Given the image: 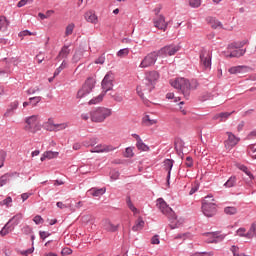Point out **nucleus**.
I'll use <instances>...</instances> for the list:
<instances>
[{"mask_svg": "<svg viewBox=\"0 0 256 256\" xmlns=\"http://www.w3.org/2000/svg\"><path fill=\"white\" fill-rule=\"evenodd\" d=\"M156 206L158 209L163 213V215H167L169 221H170V228L171 229H178V227H181V223L179 220H177V215L173 211L169 205H167V202L163 198H158Z\"/></svg>", "mask_w": 256, "mask_h": 256, "instance_id": "obj_1", "label": "nucleus"}, {"mask_svg": "<svg viewBox=\"0 0 256 256\" xmlns=\"http://www.w3.org/2000/svg\"><path fill=\"white\" fill-rule=\"evenodd\" d=\"M170 84L174 89H178L179 92L183 93L184 97H189V91L199 87L197 80H191L189 82L186 78H176L174 81L171 80Z\"/></svg>", "mask_w": 256, "mask_h": 256, "instance_id": "obj_2", "label": "nucleus"}, {"mask_svg": "<svg viewBox=\"0 0 256 256\" xmlns=\"http://www.w3.org/2000/svg\"><path fill=\"white\" fill-rule=\"evenodd\" d=\"M111 115H113L111 108L98 107L90 111V119L93 123H103Z\"/></svg>", "mask_w": 256, "mask_h": 256, "instance_id": "obj_3", "label": "nucleus"}, {"mask_svg": "<svg viewBox=\"0 0 256 256\" xmlns=\"http://www.w3.org/2000/svg\"><path fill=\"white\" fill-rule=\"evenodd\" d=\"M23 220V214L18 213L14 215L1 229L0 235L1 237H5L6 235H9L11 232L15 231V228L21 221Z\"/></svg>", "mask_w": 256, "mask_h": 256, "instance_id": "obj_4", "label": "nucleus"}, {"mask_svg": "<svg viewBox=\"0 0 256 256\" xmlns=\"http://www.w3.org/2000/svg\"><path fill=\"white\" fill-rule=\"evenodd\" d=\"M214 201L212 195H208L204 198V201L202 203V213L205 215V217H214V215L217 213V206L215 203L210 202Z\"/></svg>", "mask_w": 256, "mask_h": 256, "instance_id": "obj_5", "label": "nucleus"}, {"mask_svg": "<svg viewBox=\"0 0 256 256\" xmlns=\"http://www.w3.org/2000/svg\"><path fill=\"white\" fill-rule=\"evenodd\" d=\"M38 119L39 115L26 117V126L24 127L25 131H28V133H37V131H41V124H39Z\"/></svg>", "mask_w": 256, "mask_h": 256, "instance_id": "obj_6", "label": "nucleus"}, {"mask_svg": "<svg viewBox=\"0 0 256 256\" xmlns=\"http://www.w3.org/2000/svg\"><path fill=\"white\" fill-rule=\"evenodd\" d=\"M95 89V80L94 78H88L82 88L77 93V99H83V97H87L91 91Z\"/></svg>", "mask_w": 256, "mask_h": 256, "instance_id": "obj_7", "label": "nucleus"}, {"mask_svg": "<svg viewBox=\"0 0 256 256\" xmlns=\"http://www.w3.org/2000/svg\"><path fill=\"white\" fill-rule=\"evenodd\" d=\"M199 58L200 66L202 67L203 71H211V53L203 49L200 51Z\"/></svg>", "mask_w": 256, "mask_h": 256, "instance_id": "obj_8", "label": "nucleus"}, {"mask_svg": "<svg viewBox=\"0 0 256 256\" xmlns=\"http://www.w3.org/2000/svg\"><path fill=\"white\" fill-rule=\"evenodd\" d=\"M158 57H159L158 52L154 51V52L149 53L141 61L140 65H139L140 69H147V67H153V65H155V63H157Z\"/></svg>", "mask_w": 256, "mask_h": 256, "instance_id": "obj_9", "label": "nucleus"}, {"mask_svg": "<svg viewBox=\"0 0 256 256\" xmlns=\"http://www.w3.org/2000/svg\"><path fill=\"white\" fill-rule=\"evenodd\" d=\"M113 79H115V76L113 75V72H108L103 80H102V93H105L107 95V92L111 91L113 89Z\"/></svg>", "mask_w": 256, "mask_h": 256, "instance_id": "obj_10", "label": "nucleus"}, {"mask_svg": "<svg viewBox=\"0 0 256 256\" xmlns=\"http://www.w3.org/2000/svg\"><path fill=\"white\" fill-rule=\"evenodd\" d=\"M179 51V46L176 45H168L164 46L158 51L159 57H172V55H175Z\"/></svg>", "mask_w": 256, "mask_h": 256, "instance_id": "obj_11", "label": "nucleus"}, {"mask_svg": "<svg viewBox=\"0 0 256 256\" xmlns=\"http://www.w3.org/2000/svg\"><path fill=\"white\" fill-rule=\"evenodd\" d=\"M159 79V72L150 71L146 75V83H148V92L153 91L155 89V82Z\"/></svg>", "mask_w": 256, "mask_h": 256, "instance_id": "obj_12", "label": "nucleus"}, {"mask_svg": "<svg viewBox=\"0 0 256 256\" xmlns=\"http://www.w3.org/2000/svg\"><path fill=\"white\" fill-rule=\"evenodd\" d=\"M226 135L228 136V139L224 141L226 149H233L241 141V138L235 136L232 132H226Z\"/></svg>", "mask_w": 256, "mask_h": 256, "instance_id": "obj_13", "label": "nucleus"}, {"mask_svg": "<svg viewBox=\"0 0 256 256\" xmlns=\"http://www.w3.org/2000/svg\"><path fill=\"white\" fill-rule=\"evenodd\" d=\"M115 149H117V147L113 145L98 144L90 150V153H111V151H115Z\"/></svg>", "mask_w": 256, "mask_h": 256, "instance_id": "obj_14", "label": "nucleus"}, {"mask_svg": "<svg viewBox=\"0 0 256 256\" xmlns=\"http://www.w3.org/2000/svg\"><path fill=\"white\" fill-rule=\"evenodd\" d=\"M153 24L156 29H160V31H167L168 23L165 22V16L160 15L157 18L153 19Z\"/></svg>", "mask_w": 256, "mask_h": 256, "instance_id": "obj_15", "label": "nucleus"}, {"mask_svg": "<svg viewBox=\"0 0 256 256\" xmlns=\"http://www.w3.org/2000/svg\"><path fill=\"white\" fill-rule=\"evenodd\" d=\"M253 71V68L249 67V66H245V65H240V66H233L231 68H229L228 72L231 75H237L239 73H249Z\"/></svg>", "mask_w": 256, "mask_h": 256, "instance_id": "obj_16", "label": "nucleus"}, {"mask_svg": "<svg viewBox=\"0 0 256 256\" xmlns=\"http://www.w3.org/2000/svg\"><path fill=\"white\" fill-rule=\"evenodd\" d=\"M102 227L104 231H108V233H116L119 230V224L115 225L110 222V220H103Z\"/></svg>", "mask_w": 256, "mask_h": 256, "instance_id": "obj_17", "label": "nucleus"}, {"mask_svg": "<svg viewBox=\"0 0 256 256\" xmlns=\"http://www.w3.org/2000/svg\"><path fill=\"white\" fill-rule=\"evenodd\" d=\"M84 18L86 19L87 23H92L93 25H97L99 23V18L95 11L89 10L84 14Z\"/></svg>", "mask_w": 256, "mask_h": 256, "instance_id": "obj_18", "label": "nucleus"}, {"mask_svg": "<svg viewBox=\"0 0 256 256\" xmlns=\"http://www.w3.org/2000/svg\"><path fill=\"white\" fill-rule=\"evenodd\" d=\"M136 91L139 97H141V99H144L145 93H151V91H149V83L146 82L142 85L137 86Z\"/></svg>", "mask_w": 256, "mask_h": 256, "instance_id": "obj_19", "label": "nucleus"}, {"mask_svg": "<svg viewBox=\"0 0 256 256\" xmlns=\"http://www.w3.org/2000/svg\"><path fill=\"white\" fill-rule=\"evenodd\" d=\"M173 163H175V162L173 160H171V159H166L164 161V167H165L166 171H168V174H167V185H170L171 170L173 169Z\"/></svg>", "mask_w": 256, "mask_h": 256, "instance_id": "obj_20", "label": "nucleus"}, {"mask_svg": "<svg viewBox=\"0 0 256 256\" xmlns=\"http://www.w3.org/2000/svg\"><path fill=\"white\" fill-rule=\"evenodd\" d=\"M142 125H144L145 127H151L153 125H157V119H151V116L146 114L142 118Z\"/></svg>", "mask_w": 256, "mask_h": 256, "instance_id": "obj_21", "label": "nucleus"}, {"mask_svg": "<svg viewBox=\"0 0 256 256\" xmlns=\"http://www.w3.org/2000/svg\"><path fill=\"white\" fill-rule=\"evenodd\" d=\"M19 107V101H14L10 103L9 108L6 110L4 117H11L14 111Z\"/></svg>", "mask_w": 256, "mask_h": 256, "instance_id": "obj_22", "label": "nucleus"}, {"mask_svg": "<svg viewBox=\"0 0 256 256\" xmlns=\"http://www.w3.org/2000/svg\"><path fill=\"white\" fill-rule=\"evenodd\" d=\"M233 113H235V112L233 111V112L218 113V114L214 115L213 120L217 121V119H220V121H227V119H229V117H231V115H233Z\"/></svg>", "mask_w": 256, "mask_h": 256, "instance_id": "obj_23", "label": "nucleus"}, {"mask_svg": "<svg viewBox=\"0 0 256 256\" xmlns=\"http://www.w3.org/2000/svg\"><path fill=\"white\" fill-rule=\"evenodd\" d=\"M207 21L209 25H211L212 29H223V24L221 21L217 20V18L209 17Z\"/></svg>", "mask_w": 256, "mask_h": 256, "instance_id": "obj_24", "label": "nucleus"}, {"mask_svg": "<svg viewBox=\"0 0 256 256\" xmlns=\"http://www.w3.org/2000/svg\"><path fill=\"white\" fill-rule=\"evenodd\" d=\"M105 188H92L89 190L90 195H92L93 197H101V195H105Z\"/></svg>", "mask_w": 256, "mask_h": 256, "instance_id": "obj_25", "label": "nucleus"}, {"mask_svg": "<svg viewBox=\"0 0 256 256\" xmlns=\"http://www.w3.org/2000/svg\"><path fill=\"white\" fill-rule=\"evenodd\" d=\"M237 167L240 171H243V173H245L247 176H249V179H251V181H253V179H255V176H253V173H251V171H249V168H247V166H245L243 164H237Z\"/></svg>", "mask_w": 256, "mask_h": 256, "instance_id": "obj_26", "label": "nucleus"}, {"mask_svg": "<svg viewBox=\"0 0 256 256\" xmlns=\"http://www.w3.org/2000/svg\"><path fill=\"white\" fill-rule=\"evenodd\" d=\"M256 237V222L252 223L248 232L246 233V239H253Z\"/></svg>", "mask_w": 256, "mask_h": 256, "instance_id": "obj_27", "label": "nucleus"}, {"mask_svg": "<svg viewBox=\"0 0 256 256\" xmlns=\"http://www.w3.org/2000/svg\"><path fill=\"white\" fill-rule=\"evenodd\" d=\"M245 53L244 49L241 48H235L234 50L230 51V55H227V57H243Z\"/></svg>", "mask_w": 256, "mask_h": 256, "instance_id": "obj_28", "label": "nucleus"}, {"mask_svg": "<svg viewBox=\"0 0 256 256\" xmlns=\"http://www.w3.org/2000/svg\"><path fill=\"white\" fill-rule=\"evenodd\" d=\"M237 185V176H231L225 183L224 187L226 189H231V187H235Z\"/></svg>", "mask_w": 256, "mask_h": 256, "instance_id": "obj_29", "label": "nucleus"}, {"mask_svg": "<svg viewBox=\"0 0 256 256\" xmlns=\"http://www.w3.org/2000/svg\"><path fill=\"white\" fill-rule=\"evenodd\" d=\"M69 53H71L69 46H63L58 54V57L61 59H67V57H69Z\"/></svg>", "mask_w": 256, "mask_h": 256, "instance_id": "obj_30", "label": "nucleus"}, {"mask_svg": "<svg viewBox=\"0 0 256 256\" xmlns=\"http://www.w3.org/2000/svg\"><path fill=\"white\" fill-rule=\"evenodd\" d=\"M105 92H102L98 96L92 98L88 103L89 105H97L98 103H101L103 101V97H105Z\"/></svg>", "mask_w": 256, "mask_h": 256, "instance_id": "obj_31", "label": "nucleus"}, {"mask_svg": "<svg viewBox=\"0 0 256 256\" xmlns=\"http://www.w3.org/2000/svg\"><path fill=\"white\" fill-rule=\"evenodd\" d=\"M9 27V21L5 16H0V31H7Z\"/></svg>", "mask_w": 256, "mask_h": 256, "instance_id": "obj_32", "label": "nucleus"}, {"mask_svg": "<svg viewBox=\"0 0 256 256\" xmlns=\"http://www.w3.org/2000/svg\"><path fill=\"white\" fill-rule=\"evenodd\" d=\"M145 227V221L143 218H138L136 224L132 227V231H141Z\"/></svg>", "mask_w": 256, "mask_h": 256, "instance_id": "obj_33", "label": "nucleus"}, {"mask_svg": "<svg viewBox=\"0 0 256 256\" xmlns=\"http://www.w3.org/2000/svg\"><path fill=\"white\" fill-rule=\"evenodd\" d=\"M126 203L128 208L130 209V211H132V213H134V215H137V213H139V210L137 209V207H135V205H133V202L131 201V197H127L126 199Z\"/></svg>", "mask_w": 256, "mask_h": 256, "instance_id": "obj_34", "label": "nucleus"}, {"mask_svg": "<svg viewBox=\"0 0 256 256\" xmlns=\"http://www.w3.org/2000/svg\"><path fill=\"white\" fill-rule=\"evenodd\" d=\"M224 213L226 215H237V207L235 206H228L224 208Z\"/></svg>", "mask_w": 256, "mask_h": 256, "instance_id": "obj_35", "label": "nucleus"}, {"mask_svg": "<svg viewBox=\"0 0 256 256\" xmlns=\"http://www.w3.org/2000/svg\"><path fill=\"white\" fill-rule=\"evenodd\" d=\"M136 147L139 151H149V146H147V144L143 143V140L136 142Z\"/></svg>", "mask_w": 256, "mask_h": 256, "instance_id": "obj_36", "label": "nucleus"}, {"mask_svg": "<svg viewBox=\"0 0 256 256\" xmlns=\"http://www.w3.org/2000/svg\"><path fill=\"white\" fill-rule=\"evenodd\" d=\"M5 159H7V152L0 149V169L5 165Z\"/></svg>", "mask_w": 256, "mask_h": 256, "instance_id": "obj_37", "label": "nucleus"}, {"mask_svg": "<svg viewBox=\"0 0 256 256\" xmlns=\"http://www.w3.org/2000/svg\"><path fill=\"white\" fill-rule=\"evenodd\" d=\"M21 233H23V235H31V233H33V228L29 225H24L21 228Z\"/></svg>", "mask_w": 256, "mask_h": 256, "instance_id": "obj_38", "label": "nucleus"}, {"mask_svg": "<svg viewBox=\"0 0 256 256\" xmlns=\"http://www.w3.org/2000/svg\"><path fill=\"white\" fill-rule=\"evenodd\" d=\"M75 29V24L71 23L66 27L65 36L69 37V35H73V30Z\"/></svg>", "mask_w": 256, "mask_h": 256, "instance_id": "obj_39", "label": "nucleus"}, {"mask_svg": "<svg viewBox=\"0 0 256 256\" xmlns=\"http://www.w3.org/2000/svg\"><path fill=\"white\" fill-rule=\"evenodd\" d=\"M248 153L252 157V159H256V144L250 145L248 147Z\"/></svg>", "mask_w": 256, "mask_h": 256, "instance_id": "obj_40", "label": "nucleus"}, {"mask_svg": "<svg viewBox=\"0 0 256 256\" xmlns=\"http://www.w3.org/2000/svg\"><path fill=\"white\" fill-rule=\"evenodd\" d=\"M135 153H133V148L127 147L124 153V157L131 159V157H134Z\"/></svg>", "mask_w": 256, "mask_h": 256, "instance_id": "obj_41", "label": "nucleus"}, {"mask_svg": "<svg viewBox=\"0 0 256 256\" xmlns=\"http://www.w3.org/2000/svg\"><path fill=\"white\" fill-rule=\"evenodd\" d=\"M189 5L193 9H197V8L201 7V0H189Z\"/></svg>", "mask_w": 256, "mask_h": 256, "instance_id": "obj_42", "label": "nucleus"}, {"mask_svg": "<svg viewBox=\"0 0 256 256\" xmlns=\"http://www.w3.org/2000/svg\"><path fill=\"white\" fill-rule=\"evenodd\" d=\"M29 101H30V105H33V107H35V105H37L38 103H41V96L31 97L29 98Z\"/></svg>", "mask_w": 256, "mask_h": 256, "instance_id": "obj_43", "label": "nucleus"}, {"mask_svg": "<svg viewBox=\"0 0 256 256\" xmlns=\"http://www.w3.org/2000/svg\"><path fill=\"white\" fill-rule=\"evenodd\" d=\"M11 203H13V198H11V196H8L6 199H4L3 201L0 202L1 207H3L4 205L6 207H9V205H11Z\"/></svg>", "mask_w": 256, "mask_h": 256, "instance_id": "obj_44", "label": "nucleus"}, {"mask_svg": "<svg viewBox=\"0 0 256 256\" xmlns=\"http://www.w3.org/2000/svg\"><path fill=\"white\" fill-rule=\"evenodd\" d=\"M47 159H55L59 155V152L47 151L44 152Z\"/></svg>", "mask_w": 256, "mask_h": 256, "instance_id": "obj_45", "label": "nucleus"}, {"mask_svg": "<svg viewBox=\"0 0 256 256\" xmlns=\"http://www.w3.org/2000/svg\"><path fill=\"white\" fill-rule=\"evenodd\" d=\"M127 55H129V48L120 49L117 52V57H125Z\"/></svg>", "mask_w": 256, "mask_h": 256, "instance_id": "obj_46", "label": "nucleus"}, {"mask_svg": "<svg viewBox=\"0 0 256 256\" xmlns=\"http://www.w3.org/2000/svg\"><path fill=\"white\" fill-rule=\"evenodd\" d=\"M9 181V176L7 174L0 177V187H4V185H7V182Z\"/></svg>", "mask_w": 256, "mask_h": 256, "instance_id": "obj_47", "label": "nucleus"}, {"mask_svg": "<svg viewBox=\"0 0 256 256\" xmlns=\"http://www.w3.org/2000/svg\"><path fill=\"white\" fill-rule=\"evenodd\" d=\"M81 57H83V54H81V52H75L72 57L73 63H78V61H81Z\"/></svg>", "mask_w": 256, "mask_h": 256, "instance_id": "obj_48", "label": "nucleus"}, {"mask_svg": "<svg viewBox=\"0 0 256 256\" xmlns=\"http://www.w3.org/2000/svg\"><path fill=\"white\" fill-rule=\"evenodd\" d=\"M247 230L245 228H239L236 231V235H238V237H245L247 238V233H245Z\"/></svg>", "mask_w": 256, "mask_h": 256, "instance_id": "obj_49", "label": "nucleus"}, {"mask_svg": "<svg viewBox=\"0 0 256 256\" xmlns=\"http://www.w3.org/2000/svg\"><path fill=\"white\" fill-rule=\"evenodd\" d=\"M46 129L47 131H55V124L53 123V121L48 120L47 124H46Z\"/></svg>", "mask_w": 256, "mask_h": 256, "instance_id": "obj_50", "label": "nucleus"}, {"mask_svg": "<svg viewBox=\"0 0 256 256\" xmlns=\"http://www.w3.org/2000/svg\"><path fill=\"white\" fill-rule=\"evenodd\" d=\"M55 126V131H63V129H67V124L62 123V124H54Z\"/></svg>", "mask_w": 256, "mask_h": 256, "instance_id": "obj_51", "label": "nucleus"}, {"mask_svg": "<svg viewBox=\"0 0 256 256\" xmlns=\"http://www.w3.org/2000/svg\"><path fill=\"white\" fill-rule=\"evenodd\" d=\"M207 235L213 237L211 240H208V243H217V233L216 232H209Z\"/></svg>", "mask_w": 256, "mask_h": 256, "instance_id": "obj_52", "label": "nucleus"}, {"mask_svg": "<svg viewBox=\"0 0 256 256\" xmlns=\"http://www.w3.org/2000/svg\"><path fill=\"white\" fill-rule=\"evenodd\" d=\"M103 63H105V54H102L95 60L96 65H103Z\"/></svg>", "mask_w": 256, "mask_h": 256, "instance_id": "obj_53", "label": "nucleus"}, {"mask_svg": "<svg viewBox=\"0 0 256 256\" xmlns=\"http://www.w3.org/2000/svg\"><path fill=\"white\" fill-rule=\"evenodd\" d=\"M33 221L36 225H42V223L44 222L43 218L39 215L35 216L33 218Z\"/></svg>", "mask_w": 256, "mask_h": 256, "instance_id": "obj_54", "label": "nucleus"}, {"mask_svg": "<svg viewBox=\"0 0 256 256\" xmlns=\"http://www.w3.org/2000/svg\"><path fill=\"white\" fill-rule=\"evenodd\" d=\"M151 243L152 245H159L161 243V241L159 240V235L153 236L151 239Z\"/></svg>", "mask_w": 256, "mask_h": 256, "instance_id": "obj_55", "label": "nucleus"}, {"mask_svg": "<svg viewBox=\"0 0 256 256\" xmlns=\"http://www.w3.org/2000/svg\"><path fill=\"white\" fill-rule=\"evenodd\" d=\"M18 35L19 37H27V35H35V34L29 30H24V31H21Z\"/></svg>", "mask_w": 256, "mask_h": 256, "instance_id": "obj_56", "label": "nucleus"}, {"mask_svg": "<svg viewBox=\"0 0 256 256\" xmlns=\"http://www.w3.org/2000/svg\"><path fill=\"white\" fill-rule=\"evenodd\" d=\"M186 167H193V158L191 156L186 157Z\"/></svg>", "mask_w": 256, "mask_h": 256, "instance_id": "obj_57", "label": "nucleus"}, {"mask_svg": "<svg viewBox=\"0 0 256 256\" xmlns=\"http://www.w3.org/2000/svg\"><path fill=\"white\" fill-rule=\"evenodd\" d=\"M39 235H40V238H42L43 241H45V239H47V237H49V235H51V233L45 232V231H40Z\"/></svg>", "mask_w": 256, "mask_h": 256, "instance_id": "obj_58", "label": "nucleus"}, {"mask_svg": "<svg viewBox=\"0 0 256 256\" xmlns=\"http://www.w3.org/2000/svg\"><path fill=\"white\" fill-rule=\"evenodd\" d=\"M89 141H90V147H95V145L99 143V139L97 137L90 138Z\"/></svg>", "mask_w": 256, "mask_h": 256, "instance_id": "obj_59", "label": "nucleus"}, {"mask_svg": "<svg viewBox=\"0 0 256 256\" xmlns=\"http://www.w3.org/2000/svg\"><path fill=\"white\" fill-rule=\"evenodd\" d=\"M119 171H112L111 172V179H113V181H117V179H119Z\"/></svg>", "mask_w": 256, "mask_h": 256, "instance_id": "obj_60", "label": "nucleus"}, {"mask_svg": "<svg viewBox=\"0 0 256 256\" xmlns=\"http://www.w3.org/2000/svg\"><path fill=\"white\" fill-rule=\"evenodd\" d=\"M33 251H35V248H34V247L29 248V249L24 250V251H21V255H25V256H27V255H29V254L33 253Z\"/></svg>", "mask_w": 256, "mask_h": 256, "instance_id": "obj_61", "label": "nucleus"}, {"mask_svg": "<svg viewBox=\"0 0 256 256\" xmlns=\"http://www.w3.org/2000/svg\"><path fill=\"white\" fill-rule=\"evenodd\" d=\"M29 0H20L17 4V7L21 8V7H25L27 5V2Z\"/></svg>", "mask_w": 256, "mask_h": 256, "instance_id": "obj_62", "label": "nucleus"}, {"mask_svg": "<svg viewBox=\"0 0 256 256\" xmlns=\"http://www.w3.org/2000/svg\"><path fill=\"white\" fill-rule=\"evenodd\" d=\"M29 197H31V193H23V194H21L22 201H27Z\"/></svg>", "mask_w": 256, "mask_h": 256, "instance_id": "obj_63", "label": "nucleus"}, {"mask_svg": "<svg viewBox=\"0 0 256 256\" xmlns=\"http://www.w3.org/2000/svg\"><path fill=\"white\" fill-rule=\"evenodd\" d=\"M113 99H114V101H116L117 103H122V101H123V96L114 95Z\"/></svg>", "mask_w": 256, "mask_h": 256, "instance_id": "obj_64", "label": "nucleus"}]
</instances>
